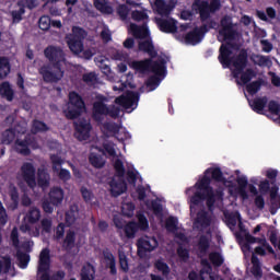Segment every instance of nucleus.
Instances as JSON below:
<instances>
[{
    "mask_svg": "<svg viewBox=\"0 0 280 280\" xmlns=\"http://www.w3.org/2000/svg\"><path fill=\"white\" fill-rule=\"evenodd\" d=\"M197 191L189 198V208L192 212L196 207H200L206 200V207L210 213L215 211V202L224 200V190L222 188L213 189L211 186V177L205 175L199 182L195 184Z\"/></svg>",
    "mask_w": 280,
    "mask_h": 280,
    "instance_id": "f257e3e1",
    "label": "nucleus"
},
{
    "mask_svg": "<svg viewBox=\"0 0 280 280\" xmlns=\"http://www.w3.org/2000/svg\"><path fill=\"white\" fill-rule=\"evenodd\" d=\"M233 44L231 42H226L222 44L219 48L218 60L220 65H222L223 69L231 67V63L234 67L232 71L233 78L237 80L240 75L243 73L244 69L248 67V51L246 49L240 50L237 56L231 58L233 56Z\"/></svg>",
    "mask_w": 280,
    "mask_h": 280,
    "instance_id": "f03ea898",
    "label": "nucleus"
},
{
    "mask_svg": "<svg viewBox=\"0 0 280 280\" xmlns=\"http://www.w3.org/2000/svg\"><path fill=\"white\" fill-rule=\"evenodd\" d=\"M108 97L98 94L96 95V101L93 103L92 107V118L97 124H102L104 121V117H112V119H117L119 117V113H121V108L116 105H107Z\"/></svg>",
    "mask_w": 280,
    "mask_h": 280,
    "instance_id": "7ed1b4c3",
    "label": "nucleus"
},
{
    "mask_svg": "<svg viewBox=\"0 0 280 280\" xmlns=\"http://www.w3.org/2000/svg\"><path fill=\"white\" fill-rule=\"evenodd\" d=\"M114 170L115 176H117L118 179L113 177L108 185L110 195L114 198H118V196H121V194H126L128 189V184L126 183V179H124V176H126V167L124 166V162L117 159L114 162Z\"/></svg>",
    "mask_w": 280,
    "mask_h": 280,
    "instance_id": "20e7f679",
    "label": "nucleus"
},
{
    "mask_svg": "<svg viewBox=\"0 0 280 280\" xmlns=\"http://www.w3.org/2000/svg\"><path fill=\"white\" fill-rule=\"evenodd\" d=\"M44 56L50 62L54 69H62L63 65H67V58L65 50L59 46L49 45L44 49Z\"/></svg>",
    "mask_w": 280,
    "mask_h": 280,
    "instance_id": "39448f33",
    "label": "nucleus"
},
{
    "mask_svg": "<svg viewBox=\"0 0 280 280\" xmlns=\"http://www.w3.org/2000/svg\"><path fill=\"white\" fill-rule=\"evenodd\" d=\"M194 4L197 5L199 10V16L202 23L210 19L211 14H214V12H218V10L222 8L220 0H211L210 3L207 0H195Z\"/></svg>",
    "mask_w": 280,
    "mask_h": 280,
    "instance_id": "423d86ee",
    "label": "nucleus"
},
{
    "mask_svg": "<svg viewBox=\"0 0 280 280\" xmlns=\"http://www.w3.org/2000/svg\"><path fill=\"white\" fill-rule=\"evenodd\" d=\"M38 71L46 84H56L65 78V70L62 68L54 69L51 63L43 65Z\"/></svg>",
    "mask_w": 280,
    "mask_h": 280,
    "instance_id": "0eeeda50",
    "label": "nucleus"
},
{
    "mask_svg": "<svg viewBox=\"0 0 280 280\" xmlns=\"http://www.w3.org/2000/svg\"><path fill=\"white\" fill-rule=\"evenodd\" d=\"M213 27V21L210 22V25L203 24L201 26H196L192 28V31L188 32L185 35V43L187 45H198L199 43H202V39L205 38V34L209 32V30H212Z\"/></svg>",
    "mask_w": 280,
    "mask_h": 280,
    "instance_id": "6e6552de",
    "label": "nucleus"
},
{
    "mask_svg": "<svg viewBox=\"0 0 280 280\" xmlns=\"http://www.w3.org/2000/svg\"><path fill=\"white\" fill-rule=\"evenodd\" d=\"M139 92L127 91L125 94L115 98V104L121 106L126 110L130 108H137L139 105Z\"/></svg>",
    "mask_w": 280,
    "mask_h": 280,
    "instance_id": "1a4fd4ad",
    "label": "nucleus"
},
{
    "mask_svg": "<svg viewBox=\"0 0 280 280\" xmlns=\"http://www.w3.org/2000/svg\"><path fill=\"white\" fill-rule=\"evenodd\" d=\"M30 148L37 150L38 142H36V139L26 136L23 140H15V152H18V154H21L22 156H30V154H32V150H30Z\"/></svg>",
    "mask_w": 280,
    "mask_h": 280,
    "instance_id": "9d476101",
    "label": "nucleus"
},
{
    "mask_svg": "<svg viewBox=\"0 0 280 280\" xmlns=\"http://www.w3.org/2000/svg\"><path fill=\"white\" fill-rule=\"evenodd\" d=\"M21 176L30 189L36 187V167L32 162H24L20 168Z\"/></svg>",
    "mask_w": 280,
    "mask_h": 280,
    "instance_id": "9b49d317",
    "label": "nucleus"
},
{
    "mask_svg": "<svg viewBox=\"0 0 280 280\" xmlns=\"http://www.w3.org/2000/svg\"><path fill=\"white\" fill-rule=\"evenodd\" d=\"M83 113H86V103L78 92H71V119H78Z\"/></svg>",
    "mask_w": 280,
    "mask_h": 280,
    "instance_id": "f8f14e48",
    "label": "nucleus"
},
{
    "mask_svg": "<svg viewBox=\"0 0 280 280\" xmlns=\"http://www.w3.org/2000/svg\"><path fill=\"white\" fill-rule=\"evenodd\" d=\"M73 124L74 130L77 132V139H79V141H88V139L91 138V130H93V126H91V120L80 118Z\"/></svg>",
    "mask_w": 280,
    "mask_h": 280,
    "instance_id": "ddd939ff",
    "label": "nucleus"
},
{
    "mask_svg": "<svg viewBox=\"0 0 280 280\" xmlns=\"http://www.w3.org/2000/svg\"><path fill=\"white\" fill-rule=\"evenodd\" d=\"M233 27V19L229 15H224L221 19V30L219 31L220 36H223V40H235L237 31Z\"/></svg>",
    "mask_w": 280,
    "mask_h": 280,
    "instance_id": "4468645a",
    "label": "nucleus"
},
{
    "mask_svg": "<svg viewBox=\"0 0 280 280\" xmlns=\"http://www.w3.org/2000/svg\"><path fill=\"white\" fill-rule=\"evenodd\" d=\"M89 36V33L80 26L72 27V37H71V51H81L83 49L84 39Z\"/></svg>",
    "mask_w": 280,
    "mask_h": 280,
    "instance_id": "2eb2a0df",
    "label": "nucleus"
},
{
    "mask_svg": "<svg viewBox=\"0 0 280 280\" xmlns=\"http://www.w3.org/2000/svg\"><path fill=\"white\" fill-rule=\"evenodd\" d=\"M137 246L139 257H143L145 253H152L154 248H158L159 241L155 237L144 236L138 240Z\"/></svg>",
    "mask_w": 280,
    "mask_h": 280,
    "instance_id": "dca6fc26",
    "label": "nucleus"
},
{
    "mask_svg": "<svg viewBox=\"0 0 280 280\" xmlns=\"http://www.w3.org/2000/svg\"><path fill=\"white\" fill-rule=\"evenodd\" d=\"M102 255L105 259V268H108L109 275L115 277L117 275V259H115V255H113V252L108 247L103 249Z\"/></svg>",
    "mask_w": 280,
    "mask_h": 280,
    "instance_id": "f3484780",
    "label": "nucleus"
},
{
    "mask_svg": "<svg viewBox=\"0 0 280 280\" xmlns=\"http://www.w3.org/2000/svg\"><path fill=\"white\" fill-rule=\"evenodd\" d=\"M156 24L164 34H176L178 32V26L174 19H158Z\"/></svg>",
    "mask_w": 280,
    "mask_h": 280,
    "instance_id": "a211bd4d",
    "label": "nucleus"
},
{
    "mask_svg": "<svg viewBox=\"0 0 280 280\" xmlns=\"http://www.w3.org/2000/svg\"><path fill=\"white\" fill-rule=\"evenodd\" d=\"M167 61L164 58H159L158 60L151 63V73L160 78H165L167 75Z\"/></svg>",
    "mask_w": 280,
    "mask_h": 280,
    "instance_id": "6ab92c4d",
    "label": "nucleus"
},
{
    "mask_svg": "<svg viewBox=\"0 0 280 280\" xmlns=\"http://www.w3.org/2000/svg\"><path fill=\"white\" fill-rule=\"evenodd\" d=\"M195 225L197 229H209L211 226V215L207 210L201 209L197 212Z\"/></svg>",
    "mask_w": 280,
    "mask_h": 280,
    "instance_id": "aec40b11",
    "label": "nucleus"
},
{
    "mask_svg": "<svg viewBox=\"0 0 280 280\" xmlns=\"http://www.w3.org/2000/svg\"><path fill=\"white\" fill-rule=\"evenodd\" d=\"M138 49L143 54H148V56H150L151 58H156V56H159V51H156V48H154V43L152 42V38L139 42Z\"/></svg>",
    "mask_w": 280,
    "mask_h": 280,
    "instance_id": "412c9836",
    "label": "nucleus"
},
{
    "mask_svg": "<svg viewBox=\"0 0 280 280\" xmlns=\"http://www.w3.org/2000/svg\"><path fill=\"white\" fill-rule=\"evenodd\" d=\"M48 200H50L52 205H62V200H65V190L60 187H52L48 194Z\"/></svg>",
    "mask_w": 280,
    "mask_h": 280,
    "instance_id": "4be33fe9",
    "label": "nucleus"
},
{
    "mask_svg": "<svg viewBox=\"0 0 280 280\" xmlns=\"http://www.w3.org/2000/svg\"><path fill=\"white\" fill-rule=\"evenodd\" d=\"M250 273L253 275L254 279H261L264 277V270L261 269V261L259 257L255 254L252 255V268Z\"/></svg>",
    "mask_w": 280,
    "mask_h": 280,
    "instance_id": "5701e85b",
    "label": "nucleus"
},
{
    "mask_svg": "<svg viewBox=\"0 0 280 280\" xmlns=\"http://www.w3.org/2000/svg\"><path fill=\"white\" fill-rule=\"evenodd\" d=\"M51 180V176L45 168H38L37 171V185L42 189H47L49 187V183Z\"/></svg>",
    "mask_w": 280,
    "mask_h": 280,
    "instance_id": "b1692460",
    "label": "nucleus"
},
{
    "mask_svg": "<svg viewBox=\"0 0 280 280\" xmlns=\"http://www.w3.org/2000/svg\"><path fill=\"white\" fill-rule=\"evenodd\" d=\"M80 280H95V267L91 262L83 265Z\"/></svg>",
    "mask_w": 280,
    "mask_h": 280,
    "instance_id": "393cba45",
    "label": "nucleus"
},
{
    "mask_svg": "<svg viewBox=\"0 0 280 280\" xmlns=\"http://www.w3.org/2000/svg\"><path fill=\"white\" fill-rule=\"evenodd\" d=\"M152 59L153 58H148L144 60H140V61H133L132 62V68L136 71H139L140 73H145V71H150L151 67H152Z\"/></svg>",
    "mask_w": 280,
    "mask_h": 280,
    "instance_id": "a878e982",
    "label": "nucleus"
},
{
    "mask_svg": "<svg viewBox=\"0 0 280 280\" xmlns=\"http://www.w3.org/2000/svg\"><path fill=\"white\" fill-rule=\"evenodd\" d=\"M236 183L238 185L236 191L241 196L243 200H248V191H246V187H248V178L246 177H238L236 179Z\"/></svg>",
    "mask_w": 280,
    "mask_h": 280,
    "instance_id": "bb28decb",
    "label": "nucleus"
},
{
    "mask_svg": "<svg viewBox=\"0 0 280 280\" xmlns=\"http://www.w3.org/2000/svg\"><path fill=\"white\" fill-rule=\"evenodd\" d=\"M197 246L200 255H207L209 248H211V238L205 234L200 235Z\"/></svg>",
    "mask_w": 280,
    "mask_h": 280,
    "instance_id": "cd10ccee",
    "label": "nucleus"
},
{
    "mask_svg": "<svg viewBox=\"0 0 280 280\" xmlns=\"http://www.w3.org/2000/svg\"><path fill=\"white\" fill-rule=\"evenodd\" d=\"M268 104V97H258L253 101L252 109L254 113H257L258 115H264V109L266 108V105Z\"/></svg>",
    "mask_w": 280,
    "mask_h": 280,
    "instance_id": "c85d7f7f",
    "label": "nucleus"
},
{
    "mask_svg": "<svg viewBox=\"0 0 280 280\" xmlns=\"http://www.w3.org/2000/svg\"><path fill=\"white\" fill-rule=\"evenodd\" d=\"M130 30L135 38H148L150 36V31L144 26L130 24Z\"/></svg>",
    "mask_w": 280,
    "mask_h": 280,
    "instance_id": "c756f323",
    "label": "nucleus"
},
{
    "mask_svg": "<svg viewBox=\"0 0 280 280\" xmlns=\"http://www.w3.org/2000/svg\"><path fill=\"white\" fill-rule=\"evenodd\" d=\"M205 174H211V178L215 180V183H226L224 173H222V168L220 167L207 168Z\"/></svg>",
    "mask_w": 280,
    "mask_h": 280,
    "instance_id": "7c9ffc66",
    "label": "nucleus"
},
{
    "mask_svg": "<svg viewBox=\"0 0 280 280\" xmlns=\"http://www.w3.org/2000/svg\"><path fill=\"white\" fill-rule=\"evenodd\" d=\"M11 69L10 59L8 57H0V80H5V77L10 75Z\"/></svg>",
    "mask_w": 280,
    "mask_h": 280,
    "instance_id": "2f4dec72",
    "label": "nucleus"
},
{
    "mask_svg": "<svg viewBox=\"0 0 280 280\" xmlns=\"http://www.w3.org/2000/svg\"><path fill=\"white\" fill-rule=\"evenodd\" d=\"M94 8L102 14H113L114 9L106 0H94Z\"/></svg>",
    "mask_w": 280,
    "mask_h": 280,
    "instance_id": "473e14b6",
    "label": "nucleus"
},
{
    "mask_svg": "<svg viewBox=\"0 0 280 280\" xmlns=\"http://www.w3.org/2000/svg\"><path fill=\"white\" fill-rule=\"evenodd\" d=\"M122 229L127 240H135V236L139 232L137 228V222L135 221H129L127 224H125V228Z\"/></svg>",
    "mask_w": 280,
    "mask_h": 280,
    "instance_id": "72a5a7b5",
    "label": "nucleus"
},
{
    "mask_svg": "<svg viewBox=\"0 0 280 280\" xmlns=\"http://www.w3.org/2000/svg\"><path fill=\"white\" fill-rule=\"evenodd\" d=\"M0 93L2 97H5V100H8V102H12V100H14V90H12L10 82L1 83Z\"/></svg>",
    "mask_w": 280,
    "mask_h": 280,
    "instance_id": "f704fd0d",
    "label": "nucleus"
},
{
    "mask_svg": "<svg viewBox=\"0 0 280 280\" xmlns=\"http://www.w3.org/2000/svg\"><path fill=\"white\" fill-rule=\"evenodd\" d=\"M16 259L19 261V267L22 268V270H25V268L30 266V260H31L30 254L21 252V249L16 250Z\"/></svg>",
    "mask_w": 280,
    "mask_h": 280,
    "instance_id": "c9c22d12",
    "label": "nucleus"
},
{
    "mask_svg": "<svg viewBox=\"0 0 280 280\" xmlns=\"http://www.w3.org/2000/svg\"><path fill=\"white\" fill-rule=\"evenodd\" d=\"M9 196L11 198V208L19 209V202H20V197H19V189L14 185H10L9 187Z\"/></svg>",
    "mask_w": 280,
    "mask_h": 280,
    "instance_id": "e433bc0d",
    "label": "nucleus"
},
{
    "mask_svg": "<svg viewBox=\"0 0 280 280\" xmlns=\"http://www.w3.org/2000/svg\"><path fill=\"white\" fill-rule=\"evenodd\" d=\"M89 161L92 167H95L96 170H102L104 165H106V161H104V158L102 155L97 154H90Z\"/></svg>",
    "mask_w": 280,
    "mask_h": 280,
    "instance_id": "4c0bfd02",
    "label": "nucleus"
},
{
    "mask_svg": "<svg viewBox=\"0 0 280 280\" xmlns=\"http://www.w3.org/2000/svg\"><path fill=\"white\" fill-rule=\"evenodd\" d=\"M14 139H16L15 129L10 128L2 132V143H4V145H10V143L14 142Z\"/></svg>",
    "mask_w": 280,
    "mask_h": 280,
    "instance_id": "58836bf2",
    "label": "nucleus"
},
{
    "mask_svg": "<svg viewBox=\"0 0 280 280\" xmlns=\"http://www.w3.org/2000/svg\"><path fill=\"white\" fill-rule=\"evenodd\" d=\"M26 218H27L30 224H36V222H38V220H40V209H38L36 207H32L28 210Z\"/></svg>",
    "mask_w": 280,
    "mask_h": 280,
    "instance_id": "ea45409f",
    "label": "nucleus"
},
{
    "mask_svg": "<svg viewBox=\"0 0 280 280\" xmlns=\"http://www.w3.org/2000/svg\"><path fill=\"white\" fill-rule=\"evenodd\" d=\"M138 222H136V228L138 231H148L150 229V223L148 222V218L143 213L137 214Z\"/></svg>",
    "mask_w": 280,
    "mask_h": 280,
    "instance_id": "a19ab883",
    "label": "nucleus"
},
{
    "mask_svg": "<svg viewBox=\"0 0 280 280\" xmlns=\"http://www.w3.org/2000/svg\"><path fill=\"white\" fill-rule=\"evenodd\" d=\"M241 82L243 84H248L253 78H257V72L253 70L252 68H247L245 71L241 72Z\"/></svg>",
    "mask_w": 280,
    "mask_h": 280,
    "instance_id": "79ce46f5",
    "label": "nucleus"
},
{
    "mask_svg": "<svg viewBox=\"0 0 280 280\" xmlns=\"http://www.w3.org/2000/svg\"><path fill=\"white\" fill-rule=\"evenodd\" d=\"M50 161L52 164V172L58 173L60 172V168L65 164V160L58 154H51L50 155Z\"/></svg>",
    "mask_w": 280,
    "mask_h": 280,
    "instance_id": "37998d69",
    "label": "nucleus"
},
{
    "mask_svg": "<svg viewBox=\"0 0 280 280\" xmlns=\"http://www.w3.org/2000/svg\"><path fill=\"white\" fill-rule=\"evenodd\" d=\"M261 80L253 81L246 85V91L249 95H257L261 89Z\"/></svg>",
    "mask_w": 280,
    "mask_h": 280,
    "instance_id": "c03bdc74",
    "label": "nucleus"
},
{
    "mask_svg": "<svg viewBox=\"0 0 280 280\" xmlns=\"http://www.w3.org/2000/svg\"><path fill=\"white\" fill-rule=\"evenodd\" d=\"M209 259H210L211 264L214 265L217 268H220V266H222V264H224V258L222 257V254H220L218 252H211L209 254Z\"/></svg>",
    "mask_w": 280,
    "mask_h": 280,
    "instance_id": "a18cd8bd",
    "label": "nucleus"
},
{
    "mask_svg": "<svg viewBox=\"0 0 280 280\" xmlns=\"http://www.w3.org/2000/svg\"><path fill=\"white\" fill-rule=\"evenodd\" d=\"M154 266L159 272H162L163 277L170 276V265H167V262L163 260H156Z\"/></svg>",
    "mask_w": 280,
    "mask_h": 280,
    "instance_id": "49530a36",
    "label": "nucleus"
},
{
    "mask_svg": "<svg viewBox=\"0 0 280 280\" xmlns=\"http://www.w3.org/2000/svg\"><path fill=\"white\" fill-rule=\"evenodd\" d=\"M121 213L126 218H132L135 215V203L132 202H127L121 206Z\"/></svg>",
    "mask_w": 280,
    "mask_h": 280,
    "instance_id": "de8ad7c7",
    "label": "nucleus"
},
{
    "mask_svg": "<svg viewBox=\"0 0 280 280\" xmlns=\"http://www.w3.org/2000/svg\"><path fill=\"white\" fill-rule=\"evenodd\" d=\"M103 130L112 135H119L120 127L117 122H104Z\"/></svg>",
    "mask_w": 280,
    "mask_h": 280,
    "instance_id": "09e8293b",
    "label": "nucleus"
},
{
    "mask_svg": "<svg viewBox=\"0 0 280 280\" xmlns=\"http://www.w3.org/2000/svg\"><path fill=\"white\" fill-rule=\"evenodd\" d=\"M73 54V56H77L78 58H83L84 60H91V58H93V50L92 49H85L84 50V45L83 48L81 50L75 51H71Z\"/></svg>",
    "mask_w": 280,
    "mask_h": 280,
    "instance_id": "8fccbe9b",
    "label": "nucleus"
},
{
    "mask_svg": "<svg viewBox=\"0 0 280 280\" xmlns=\"http://www.w3.org/2000/svg\"><path fill=\"white\" fill-rule=\"evenodd\" d=\"M155 8H158L159 14H170V7L165 3V0H155Z\"/></svg>",
    "mask_w": 280,
    "mask_h": 280,
    "instance_id": "3c124183",
    "label": "nucleus"
},
{
    "mask_svg": "<svg viewBox=\"0 0 280 280\" xmlns=\"http://www.w3.org/2000/svg\"><path fill=\"white\" fill-rule=\"evenodd\" d=\"M39 30L47 32L51 27V19L47 15H43L38 21Z\"/></svg>",
    "mask_w": 280,
    "mask_h": 280,
    "instance_id": "603ef678",
    "label": "nucleus"
},
{
    "mask_svg": "<svg viewBox=\"0 0 280 280\" xmlns=\"http://www.w3.org/2000/svg\"><path fill=\"white\" fill-rule=\"evenodd\" d=\"M257 62L258 67H272V60H270V57L264 56V55H257Z\"/></svg>",
    "mask_w": 280,
    "mask_h": 280,
    "instance_id": "864d4df0",
    "label": "nucleus"
},
{
    "mask_svg": "<svg viewBox=\"0 0 280 280\" xmlns=\"http://www.w3.org/2000/svg\"><path fill=\"white\" fill-rule=\"evenodd\" d=\"M131 19L132 21H136L137 23H139L141 21H147L149 16H148V13H145L144 11L135 10L131 13Z\"/></svg>",
    "mask_w": 280,
    "mask_h": 280,
    "instance_id": "5fc2aeb1",
    "label": "nucleus"
},
{
    "mask_svg": "<svg viewBox=\"0 0 280 280\" xmlns=\"http://www.w3.org/2000/svg\"><path fill=\"white\" fill-rule=\"evenodd\" d=\"M177 256L179 257L180 261H184V264L189 261V249L183 247V245H179L177 247Z\"/></svg>",
    "mask_w": 280,
    "mask_h": 280,
    "instance_id": "6e6d98bb",
    "label": "nucleus"
},
{
    "mask_svg": "<svg viewBox=\"0 0 280 280\" xmlns=\"http://www.w3.org/2000/svg\"><path fill=\"white\" fill-rule=\"evenodd\" d=\"M38 4H36V0H19L18 1V7L19 8H23V10H25V8H27L28 10H34V8H36Z\"/></svg>",
    "mask_w": 280,
    "mask_h": 280,
    "instance_id": "4d7b16f0",
    "label": "nucleus"
},
{
    "mask_svg": "<svg viewBox=\"0 0 280 280\" xmlns=\"http://www.w3.org/2000/svg\"><path fill=\"white\" fill-rule=\"evenodd\" d=\"M23 14H25V9L20 7L19 10H14L11 12L13 23H21L23 21Z\"/></svg>",
    "mask_w": 280,
    "mask_h": 280,
    "instance_id": "13d9d810",
    "label": "nucleus"
},
{
    "mask_svg": "<svg viewBox=\"0 0 280 280\" xmlns=\"http://www.w3.org/2000/svg\"><path fill=\"white\" fill-rule=\"evenodd\" d=\"M33 129L35 130V132H47V130H49V127L44 121L35 119L33 121Z\"/></svg>",
    "mask_w": 280,
    "mask_h": 280,
    "instance_id": "bf43d9fd",
    "label": "nucleus"
},
{
    "mask_svg": "<svg viewBox=\"0 0 280 280\" xmlns=\"http://www.w3.org/2000/svg\"><path fill=\"white\" fill-rule=\"evenodd\" d=\"M54 207H58V205H54L50 199H44L42 202V209L45 213H54Z\"/></svg>",
    "mask_w": 280,
    "mask_h": 280,
    "instance_id": "052dcab7",
    "label": "nucleus"
},
{
    "mask_svg": "<svg viewBox=\"0 0 280 280\" xmlns=\"http://www.w3.org/2000/svg\"><path fill=\"white\" fill-rule=\"evenodd\" d=\"M270 208L269 211L271 213V215H277V211H279L280 209V196L279 197H275L273 199H270Z\"/></svg>",
    "mask_w": 280,
    "mask_h": 280,
    "instance_id": "680f3d73",
    "label": "nucleus"
},
{
    "mask_svg": "<svg viewBox=\"0 0 280 280\" xmlns=\"http://www.w3.org/2000/svg\"><path fill=\"white\" fill-rule=\"evenodd\" d=\"M151 209L156 217L163 215V205L159 202L158 200H152L151 201Z\"/></svg>",
    "mask_w": 280,
    "mask_h": 280,
    "instance_id": "e2e57ef3",
    "label": "nucleus"
},
{
    "mask_svg": "<svg viewBox=\"0 0 280 280\" xmlns=\"http://www.w3.org/2000/svg\"><path fill=\"white\" fill-rule=\"evenodd\" d=\"M81 196L84 200V202L89 203L93 200V191H91L89 188L82 186L80 189Z\"/></svg>",
    "mask_w": 280,
    "mask_h": 280,
    "instance_id": "0e129e2a",
    "label": "nucleus"
},
{
    "mask_svg": "<svg viewBox=\"0 0 280 280\" xmlns=\"http://www.w3.org/2000/svg\"><path fill=\"white\" fill-rule=\"evenodd\" d=\"M268 110L271 115H280V104L277 101H269Z\"/></svg>",
    "mask_w": 280,
    "mask_h": 280,
    "instance_id": "69168bd1",
    "label": "nucleus"
},
{
    "mask_svg": "<svg viewBox=\"0 0 280 280\" xmlns=\"http://www.w3.org/2000/svg\"><path fill=\"white\" fill-rule=\"evenodd\" d=\"M165 226L166 230L170 232L176 231V229H178V222L174 217H170L168 219H166Z\"/></svg>",
    "mask_w": 280,
    "mask_h": 280,
    "instance_id": "338daca9",
    "label": "nucleus"
},
{
    "mask_svg": "<svg viewBox=\"0 0 280 280\" xmlns=\"http://www.w3.org/2000/svg\"><path fill=\"white\" fill-rule=\"evenodd\" d=\"M137 174H139L137 170L127 171V182L129 185H137Z\"/></svg>",
    "mask_w": 280,
    "mask_h": 280,
    "instance_id": "774afa93",
    "label": "nucleus"
}]
</instances>
